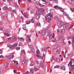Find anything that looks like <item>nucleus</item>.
<instances>
[{
    "mask_svg": "<svg viewBox=\"0 0 74 74\" xmlns=\"http://www.w3.org/2000/svg\"><path fill=\"white\" fill-rule=\"evenodd\" d=\"M40 10V8H37V11L36 12V15H35V18L37 21H38L40 18V13L39 12Z\"/></svg>",
    "mask_w": 74,
    "mask_h": 74,
    "instance_id": "obj_1",
    "label": "nucleus"
},
{
    "mask_svg": "<svg viewBox=\"0 0 74 74\" xmlns=\"http://www.w3.org/2000/svg\"><path fill=\"white\" fill-rule=\"evenodd\" d=\"M73 25H71V26L69 27L68 28V27H67V24H65L64 25H63V27L64 29H65V30H66V29H68V30H70V29H71L72 27H73Z\"/></svg>",
    "mask_w": 74,
    "mask_h": 74,
    "instance_id": "obj_2",
    "label": "nucleus"
},
{
    "mask_svg": "<svg viewBox=\"0 0 74 74\" xmlns=\"http://www.w3.org/2000/svg\"><path fill=\"white\" fill-rule=\"evenodd\" d=\"M29 47L31 48V51L32 54H35L36 52H35V49L33 48V46L32 45H28Z\"/></svg>",
    "mask_w": 74,
    "mask_h": 74,
    "instance_id": "obj_3",
    "label": "nucleus"
},
{
    "mask_svg": "<svg viewBox=\"0 0 74 74\" xmlns=\"http://www.w3.org/2000/svg\"><path fill=\"white\" fill-rule=\"evenodd\" d=\"M57 25L58 27L60 28L62 27V26L64 25L62 21H59L57 23Z\"/></svg>",
    "mask_w": 74,
    "mask_h": 74,
    "instance_id": "obj_4",
    "label": "nucleus"
},
{
    "mask_svg": "<svg viewBox=\"0 0 74 74\" xmlns=\"http://www.w3.org/2000/svg\"><path fill=\"white\" fill-rule=\"evenodd\" d=\"M58 8H59V9H60V11H62V12H63V14L64 15H65V16H69V14H66V12H64L63 9L60 8V7L58 6Z\"/></svg>",
    "mask_w": 74,
    "mask_h": 74,
    "instance_id": "obj_5",
    "label": "nucleus"
},
{
    "mask_svg": "<svg viewBox=\"0 0 74 74\" xmlns=\"http://www.w3.org/2000/svg\"><path fill=\"white\" fill-rule=\"evenodd\" d=\"M63 39V36L61 35L60 36L59 39L58 40V42L60 44L62 43Z\"/></svg>",
    "mask_w": 74,
    "mask_h": 74,
    "instance_id": "obj_6",
    "label": "nucleus"
},
{
    "mask_svg": "<svg viewBox=\"0 0 74 74\" xmlns=\"http://www.w3.org/2000/svg\"><path fill=\"white\" fill-rule=\"evenodd\" d=\"M6 58H8L7 59L8 60H11V59L12 58L14 57V56L13 55V56H11V55H10L8 56H6Z\"/></svg>",
    "mask_w": 74,
    "mask_h": 74,
    "instance_id": "obj_7",
    "label": "nucleus"
},
{
    "mask_svg": "<svg viewBox=\"0 0 74 74\" xmlns=\"http://www.w3.org/2000/svg\"><path fill=\"white\" fill-rule=\"evenodd\" d=\"M45 11V9L44 8H41L40 9V10L39 11V13L41 14H43V12H44Z\"/></svg>",
    "mask_w": 74,
    "mask_h": 74,
    "instance_id": "obj_8",
    "label": "nucleus"
},
{
    "mask_svg": "<svg viewBox=\"0 0 74 74\" xmlns=\"http://www.w3.org/2000/svg\"><path fill=\"white\" fill-rule=\"evenodd\" d=\"M16 37L15 36H12L11 37V41L12 42L16 41Z\"/></svg>",
    "mask_w": 74,
    "mask_h": 74,
    "instance_id": "obj_9",
    "label": "nucleus"
},
{
    "mask_svg": "<svg viewBox=\"0 0 74 74\" xmlns=\"http://www.w3.org/2000/svg\"><path fill=\"white\" fill-rule=\"evenodd\" d=\"M72 43V48H74V37L73 38Z\"/></svg>",
    "mask_w": 74,
    "mask_h": 74,
    "instance_id": "obj_10",
    "label": "nucleus"
},
{
    "mask_svg": "<svg viewBox=\"0 0 74 74\" xmlns=\"http://www.w3.org/2000/svg\"><path fill=\"white\" fill-rule=\"evenodd\" d=\"M13 61L14 62V64H15L16 66V67H18V64H19L18 63V61H15L14 60H13Z\"/></svg>",
    "mask_w": 74,
    "mask_h": 74,
    "instance_id": "obj_11",
    "label": "nucleus"
},
{
    "mask_svg": "<svg viewBox=\"0 0 74 74\" xmlns=\"http://www.w3.org/2000/svg\"><path fill=\"white\" fill-rule=\"evenodd\" d=\"M46 33V31L43 30L42 32V36H44V35Z\"/></svg>",
    "mask_w": 74,
    "mask_h": 74,
    "instance_id": "obj_12",
    "label": "nucleus"
},
{
    "mask_svg": "<svg viewBox=\"0 0 74 74\" xmlns=\"http://www.w3.org/2000/svg\"><path fill=\"white\" fill-rule=\"evenodd\" d=\"M71 69H69V70L70 71H73L74 70V64L73 65L71 66Z\"/></svg>",
    "mask_w": 74,
    "mask_h": 74,
    "instance_id": "obj_13",
    "label": "nucleus"
},
{
    "mask_svg": "<svg viewBox=\"0 0 74 74\" xmlns=\"http://www.w3.org/2000/svg\"><path fill=\"white\" fill-rule=\"evenodd\" d=\"M23 29L24 30H26V24H24L23 25Z\"/></svg>",
    "mask_w": 74,
    "mask_h": 74,
    "instance_id": "obj_14",
    "label": "nucleus"
},
{
    "mask_svg": "<svg viewBox=\"0 0 74 74\" xmlns=\"http://www.w3.org/2000/svg\"><path fill=\"white\" fill-rule=\"evenodd\" d=\"M5 16V13L4 12L3 13L2 16H1V18L2 19H3L4 17Z\"/></svg>",
    "mask_w": 74,
    "mask_h": 74,
    "instance_id": "obj_15",
    "label": "nucleus"
},
{
    "mask_svg": "<svg viewBox=\"0 0 74 74\" xmlns=\"http://www.w3.org/2000/svg\"><path fill=\"white\" fill-rule=\"evenodd\" d=\"M50 33H51V31L50 30H48L47 32V36H50Z\"/></svg>",
    "mask_w": 74,
    "mask_h": 74,
    "instance_id": "obj_16",
    "label": "nucleus"
},
{
    "mask_svg": "<svg viewBox=\"0 0 74 74\" xmlns=\"http://www.w3.org/2000/svg\"><path fill=\"white\" fill-rule=\"evenodd\" d=\"M61 68L62 70H64V71L66 70V67H65V66H62Z\"/></svg>",
    "mask_w": 74,
    "mask_h": 74,
    "instance_id": "obj_17",
    "label": "nucleus"
},
{
    "mask_svg": "<svg viewBox=\"0 0 74 74\" xmlns=\"http://www.w3.org/2000/svg\"><path fill=\"white\" fill-rule=\"evenodd\" d=\"M60 33H62L63 34H64V33L65 32V31H64V29H63L60 30Z\"/></svg>",
    "mask_w": 74,
    "mask_h": 74,
    "instance_id": "obj_18",
    "label": "nucleus"
},
{
    "mask_svg": "<svg viewBox=\"0 0 74 74\" xmlns=\"http://www.w3.org/2000/svg\"><path fill=\"white\" fill-rule=\"evenodd\" d=\"M45 21H47V18H48V14H46L45 16Z\"/></svg>",
    "mask_w": 74,
    "mask_h": 74,
    "instance_id": "obj_19",
    "label": "nucleus"
},
{
    "mask_svg": "<svg viewBox=\"0 0 74 74\" xmlns=\"http://www.w3.org/2000/svg\"><path fill=\"white\" fill-rule=\"evenodd\" d=\"M40 66L41 67V68H43L44 67V64L42 63H40Z\"/></svg>",
    "mask_w": 74,
    "mask_h": 74,
    "instance_id": "obj_20",
    "label": "nucleus"
},
{
    "mask_svg": "<svg viewBox=\"0 0 74 74\" xmlns=\"http://www.w3.org/2000/svg\"><path fill=\"white\" fill-rule=\"evenodd\" d=\"M28 14L27 13H25L24 14V15L25 18H28V17H27V15H28Z\"/></svg>",
    "mask_w": 74,
    "mask_h": 74,
    "instance_id": "obj_21",
    "label": "nucleus"
},
{
    "mask_svg": "<svg viewBox=\"0 0 74 74\" xmlns=\"http://www.w3.org/2000/svg\"><path fill=\"white\" fill-rule=\"evenodd\" d=\"M53 3L56 4H58V0H53Z\"/></svg>",
    "mask_w": 74,
    "mask_h": 74,
    "instance_id": "obj_22",
    "label": "nucleus"
},
{
    "mask_svg": "<svg viewBox=\"0 0 74 74\" xmlns=\"http://www.w3.org/2000/svg\"><path fill=\"white\" fill-rule=\"evenodd\" d=\"M36 25L39 27H41V25L40 23H36Z\"/></svg>",
    "mask_w": 74,
    "mask_h": 74,
    "instance_id": "obj_23",
    "label": "nucleus"
},
{
    "mask_svg": "<svg viewBox=\"0 0 74 74\" xmlns=\"http://www.w3.org/2000/svg\"><path fill=\"white\" fill-rule=\"evenodd\" d=\"M27 42L28 43L30 42H31V39H30V38H29V39H28L27 40Z\"/></svg>",
    "mask_w": 74,
    "mask_h": 74,
    "instance_id": "obj_24",
    "label": "nucleus"
},
{
    "mask_svg": "<svg viewBox=\"0 0 74 74\" xmlns=\"http://www.w3.org/2000/svg\"><path fill=\"white\" fill-rule=\"evenodd\" d=\"M18 39H19V40H21L22 41H25V39L22 38H18Z\"/></svg>",
    "mask_w": 74,
    "mask_h": 74,
    "instance_id": "obj_25",
    "label": "nucleus"
},
{
    "mask_svg": "<svg viewBox=\"0 0 74 74\" xmlns=\"http://www.w3.org/2000/svg\"><path fill=\"white\" fill-rule=\"evenodd\" d=\"M21 52H22V53H24V54H25V55L26 54V53H25V50L24 49L22 50L21 51Z\"/></svg>",
    "mask_w": 74,
    "mask_h": 74,
    "instance_id": "obj_26",
    "label": "nucleus"
},
{
    "mask_svg": "<svg viewBox=\"0 0 74 74\" xmlns=\"http://www.w3.org/2000/svg\"><path fill=\"white\" fill-rule=\"evenodd\" d=\"M60 67V66L59 65H56L54 67V69H58Z\"/></svg>",
    "mask_w": 74,
    "mask_h": 74,
    "instance_id": "obj_27",
    "label": "nucleus"
},
{
    "mask_svg": "<svg viewBox=\"0 0 74 74\" xmlns=\"http://www.w3.org/2000/svg\"><path fill=\"white\" fill-rule=\"evenodd\" d=\"M34 63L33 62H31V63L30 64V66H34Z\"/></svg>",
    "mask_w": 74,
    "mask_h": 74,
    "instance_id": "obj_28",
    "label": "nucleus"
},
{
    "mask_svg": "<svg viewBox=\"0 0 74 74\" xmlns=\"http://www.w3.org/2000/svg\"><path fill=\"white\" fill-rule=\"evenodd\" d=\"M53 15V13H49V16L50 17H52Z\"/></svg>",
    "mask_w": 74,
    "mask_h": 74,
    "instance_id": "obj_29",
    "label": "nucleus"
},
{
    "mask_svg": "<svg viewBox=\"0 0 74 74\" xmlns=\"http://www.w3.org/2000/svg\"><path fill=\"white\" fill-rule=\"evenodd\" d=\"M68 1L70 4H73V0H68Z\"/></svg>",
    "mask_w": 74,
    "mask_h": 74,
    "instance_id": "obj_30",
    "label": "nucleus"
},
{
    "mask_svg": "<svg viewBox=\"0 0 74 74\" xmlns=\"http://www.w3.org/2000/svg\"><path fill=\"white\" fill-rule=\"evenodd\" d=\"M44 62V60L42 58H42L41 61H40V63H43Z\"/></svg>",
    "mask_w": 74,
    "mask_h": 74,
    "instance_id": "obj_31",
    "label": "nucleus"
},
{
    "mask_svg": "<svg viewBox=\"0 0 74 74\" xmlns=\"http://www.w3.org/2000/svg\"><path fill=\"white\" fill-rule=\"evenodd\" d=\"M55 62H57L58 63H59V62H60V60L59 59H56L55 60Z\"/></svg>",
    "mask_w": 74,
    "mask_h": 74,
    "instance_id": "obj_32",
    "label": "nucleus"
},
{
    "mask_svg": "<svg viewBox=\"0 0 74 74\" xmlns=\"http://www.w3.org/2000/svg\"><path fill=\"white\" fill-rule=\"evenodd\" d=\"M39 5L40 7H44V5H42V4H41L40 3H39Z\"/></svg>",
    "mask_w": 74,
    "mask_h": 74,
    "instance_id": "obj_33",
    "label": "nucleus"
},
{
    "mask_svg": "<svg viewBox=\"0 0 74 74\" xmlns=\"http://www.w3.org/2000/svg\"><path fill=\"white\" fill-rule=\"evenodd\" d=\"M36 57H37V58H40V59H41V58H42V57H41V56L38 55H37L36 56Z\"/></svg>",
    "mask_w": 74,
    "mask_h": 74,
    "instance_id": "obj_34",
    "label": "nucleus"
},
{
    "mask_svg": "<svg viewBox=\"0 0 74 74\" xmlns=\"http://www.w3.org/2000/svg\"><path fill=\"white\" fill-rule=\"evenodd\" d=\"M18 43H16L14 44V47H17V46L18 45Z\"/></svg>",
    "mask_w": 74,
    "mask_h": 74,
    "instance_id": "obj_35",
    "label": "nucleus"
},
{
    "mask_svg": "<svg viewBox=\"0 0 74 74\" xmlns=\"http://www.w3.org/2000/svg\"><path fill=\"white\" fill-rule=\"evenodd\" d=\"M52 41H53V42H56V39H55V38H53L52 39Z\"/></svg>",
    "mask_w": 74,
    "mask_h": 74,
    "instance_id": "obj_36",
    "label": "nucleus"
},
{
    "mask_svg": "<svg viewBox=\"0 0 74 74\" xmlns=\"http://www.w3.org/2000/svg\"><path fill=\"white\" fill-rule=\"evenodd\" d=\"M4 34L6 36H7V37H8V36H10V35L7 33H5Z\"/></svg>",
    "mask_w": 74,
    "mask_h": 74,
    "instance_id": "obj_37",
    "label": "nucleus"
},
{
    "mask_svg": "<svg viewBox=\"0 0 74 74\" xmlns=\"http://www.w3.org/2000/svg\"><path fill=\"white\" fill-rule=\"evenodd\" d=\"M34 69L35 71H37L39 70V69H38V68H37L36 67L34 68Z\"/></svg>",
    "mask_w": 74,
    "mask_h": 74,
    "instance_id": "obj_38",
    "label": "nucleus"
},
{
    "mask_svg": "<svg viewBox=\"0 0 74 74\" xmlns=\"http://www.w3.org/2000/svg\"><path fill=\"white\" fill-rule=\"evenodd\" d=\"M32 36V35L30 34L28 35L27 36V38H30V37H31V36Z\"/></svg>",
    "mask_w": 74,
    "mask_h": 74,
    "instance_id": "obj_39",
    "label": "nucleus"
},
{
    "mask_svg": "<svg viewBox=\"0 0 74 74\" xmlns=\"http://www.w3.org/2000/svg\"><path fill=\"white\" fill-rule=\"evenodd\" d=\"M14 5H15V7L16 8H18V5H17V4H16V3H15Z\"/></svg>",
    "mask_w": 74,
    "mask_h": 74,
    "instance_id": "obj_40",
    "label": "nucleus"
},
{
    "mask_svg": "<svg viewBox=\"0 0 74 74\" xmlns=\"http://www.w3.org/2000/svg\"><path fill=\"white\" fill-rule=\"evenodd\" d=\"M56 20V21H59V18H58L57 17H56L54 18Z\"/></svg>",
    "mask_w": 74,
    "mask_h": 74,
    "instance_id": "obj_41",
    "label": "nucleus"
},
{
    "mask_svg": "<svg viewBox=\"0 0 74 74\" xmlns=\"http://www.w3.org/2000/svg\"><path fill=\"white\" fill-rule=\"evenodd\" d=\"M7 9H8V8L7 7H5L3 8V9L4 10H7Z\"/></svg>",
    "mask_w": 74,
    "mask_h": 74,
    "instance_id": "obj_42",
    "label": "nucleus"
},
{
    "mask_svg": "<svg viewBox=\"0 0 74 74\" xmlns=\"http://www.w3.org/2000/svg\"><path fill=\"white\" fill-rule=\"evenodd\" d=\"M21 1H22V0H18V3L19 4V5H20V4H21Z\"/></svg>",
    "mask_w": 74,
    "mask_h": 74,
    "instance_id": "obj_43",
    "label": "nucleus"
},
{
    "mask_svg": "<svg viewBox=\"0 0 74 74\" xmlns=\"http://www.w3.org/2000/svg\"><path fill=\"white\" fill-rule=\"evenodd\" d=\"M34 18H32L31 20V22H32V23H33L34 22Z\"/></svg>",
    "mask_w": 74,
    "mask_h": 74,
    "instance_id": "obj_44",
    "label": "nucleus"
},
{
    "mask_svg": "<svg viewBox=\"0 0 74 74\" xmlns=\"http://www.w3.org/2000/svg\"><path fill=\"white\" fill-rule=\"evenodd\" d=\"M10 48L11 49H14V46L12 45H11V47Z\"/></svg>",
    "mask_w": 74,
    "mask_h": 74,
    "instance_id": "obj_45",
    "label": "nucleus"
},
{
    "mask_svg": "<svg viewBox=\"0 0 74 74\" xmlns=\"http://www.w3.org/2000/svg\"><path fill=\"white\" fill-rule=\"evenodd\" d=\"M30 71L31 72H32V73H34V70H33V69H30Z\"/></svg>",
    "mask_w": 74,
    "mask_h": 74,
    "instance_id": "obj_46",
    "label": "nucleus"
},
{
    "mask_svg": "<svg viewBox=\"0 0 74 74\" xmlns=\"http://www.w3.org/2000/svg\"><path fill=\"white\" fill-rule=\"evenodd\" d=\"M70 10L72 12H74V8H73V9H72L71 8Z\"/></svg>",
    "mask_w": 74,
    "mask_h": 74,
    "instance_id": "obj_47",
    "label": "nucleus"
},
{
    "mask_svg": "<svg viewBox=\"0 0 74 74\" xmlns=\"http://www.w3.org/2000/svg\"><path fill=\"white\" fill-rule=\"evenodd\" d=\"M53 59H54V57H53V56H52V58H51V61H53Z\"/></svg>",
    "mask_w": 74,
    "mask_h": 74,
    "instance_id": "obj_48",
    "label": "nucleus"
},
{
    "mask_svg": "<svg viewBox=\"0 0 74 74\" xmlns=\"http://www.w3.org/2000/svg\"><path fill=\"white\" fill-rule=\"evenodd\" d=\"M16 49L17 50V51H18V50H19L20 49V48L18 47H17L16 48Z\"/></svg>",
    "mask_w": 74,
    "mask_h": 74,
    "instance_id": "obj_49",
    "label": "nucleus"
},
{
    "mask_svg": "<svg viewBox=\"0 0 74 74\" xmlns=\"http://www.w3.org/2000/svg\"><path fill=\"white\" fill-rule=\"evenodd\" d=\"M47 20H48V21H50L51 20V18L50 17H48V18H47Z\"/></svg>",
    "mask_w": 74,
    "mask_h": 74,
    "instance_id": "obj_50",
    "label": "nucleus"
},
{
    "mask_svg": "<svg viewBox=\"0 0 74 74\" xmlns=\"http://www.w3.org/2000/svg\"><path fill=\"white\" fill-rule=\"evenodd\" d=\"M5 1V0H1V4H3V2Z\"/></svg>",
    "mask_w": 74,
    "mask_h": 74,
    "instance_id": "obj_51",
    "label": "nucleus"
},
{
    "mask_svg": "<svg viewBox=\"0 0 74 74\" xmlns=\"http://www.w3.org/2000/svg\"><path fill=\"white\" fill-rule=\"evenodd\" d=\"M37 53L38 54H39L40 53V51H39V50L38 49L37 50Z\"/></svg>",
    "mask_w": 74,
    "mask_h": 74,
    "instance_id": "obj_52",
    "label": "nucleus"
},
{
    "mask_svg": "<svg viewBox=\"0 0 74 74\" xmlns=\"http://www.w3.org/2000/svg\"><path fill=\"white\" fill-rule=\"evenodd\" d=\"M69 64L71 66H72V62L70 61L69 62Z\"/></svg>",
    "mask_w": 74,
    "mask_h": 74,
    "instance_id": "obj_53",
    "label": "nucleus"
},
{
    "mask_svg": "<svg viewBox=\"0 0 74 74\" xmlns=\"http://www.w3.org/2000/svg\"><path fill=\"white\" fill-rule=\"evenodd\" d=\"M71 62H74V59H71L70 60Z\"/></svg>",
    "mask_w": 74,
    "mask_h": 74,
    "instance_id": "obj_54",
    "label": "nucleus"
},
{
    "mask_svg": "<svg viewBox=\"0 0 74 74\" xmlns=\"http://www.w3.org/2000/svg\"><path fill=\"white\" fill-rule=\"evenodd\" d=\"M73 54H74V52L73 51H72L71 52L70 55H72V56L73 55Z\"/></svg>",
    "mask_w": 74,
    "mask_h": 74,
    "instance_id": "obj_55",
    "label": "nucleus"
},
{
    "mask_svg": "<svg viewBox=\"0 0 74 74\" xmlns=\"http://www.w3.org/2000/svg\"><path fill=\"white\" fill-rule=\"evenodd\" d=\"M30 21H28L27 23V25L28 24H30Z\"/></svg>",
    "mask_w": 74,
    "mask_h": 74,
    "instance_id": "obj_56",
    "label": "nucleus"
},
{
    "mask_svg": "<svg viewBox=\"0 0 74 74\" xmlns=\"http://www.w3.org/2000/svg\"><path fill=\"white\" fill-rule=\"evenodd\" d=\"M12 12L13 13H14L15 14H16V12L15 10H13L12 11Z\"/></svg>",
    "mask_w": 74,
    "mask_h": 74,
    "instance_id": "obj_57",
    "label": "nucleus"
},
{
    "mask_svg": "<svg viewBox=\"0 0 74 74\" xmlns=\"http://www.w3.org/2000/svg\"><path fill=\"white\" fill-rule=\"evenodd\" d=\"M49 6L50 7H52V4H51V3H49Z\"/></svg>",
    "mask_w": 74,
    "mask_h": 74,
    "instance_id": "obj_58",
    "label": "nucleus"
},
{
    "mask_svg": "<svg viewBox=\"0 0 74 74\" xmlns=\"http://www.w3.org/2000/svg\"><path fill=\"white\" fill-rule=\"evenodd\" d=\"M0 58H1H1L3 59V58H4V56H3V55L0 56Z\"/></svg>",
    "mask_w": 74,
    "mask_h": 74,
    "instance_id": "obj_59",
    "label": "nucleus"
},
{
    "mask_svg": "<svg viewBox=\"0 0 74 74\" xmlns=\"http://www.w3.org/2000/svg\"><path fill=\"white\" fill-rule=\"evenodd\" d=\"M8 40H9V41H10V40H11V37H9L8 38Z\"/></svg>",
    "mask_w": 74,
    "mask_h": 74,
    "instance_id": "obj_60",
    "label": "nucleus"
},
{
    "mask_svg": "<svg viewBox=\"0 0 74 74\" xmlns=\"http://www.w3.org/2000/svg\"><path fill=\"white\" fill-rule=\"evenodd\" d=\"M7 40L5 39H4L3 41V42H7Z\"/></svg>",
    "mask_w": 74,
    "mask_h": 74,
    "instance_id": "obj_61",
    "label": "nucleus"
},
{
    "mask_svg": "<svg viewBox=\"0 0 74 74\" xmlns=\"http://www.w3.org/2000/svg\"><path fill=\"white\" fill-rule=\"evenodd\" d=\"M13 72L14 74H15V73H16V71L14 69V70Z\"/></svg>",
    "mask_w": 74,
    "mask_h": 74,
    "instance_id": "obj_62",
    "label": "nucleus"
},
{
    "mask_svg": "<svg viewBox=\"0 0 74 74\" xmlns=\"http://www.w3.org/2000/svg\"><path fill=\"white\" fill-rule=\"evenodd\" d=\"M54 8H55V9H56L57 8H58V7L57 6L55 5L53 7Z\"/></svg>",
    "mask_w": 74,
    "mask_h": 74,
    "instance_id": "obj_63",
    "label": "nucleus"
},
{
    "mask_svg": "<svg viewBox=\"0 0 74 74\" xmlns=\"http://www.w3.org/2000/svg\"><path fill=\"white\" fill-rule=\"evenodd\" d=\"M56 48H57V46H55L54 47V49H55H55H56Z\"/></svg>",
    "mask_w": 74,
    "mask_h": 74,
    "instance_id": "obj_64",
    "label": "nucleus"
}]
</instances>
